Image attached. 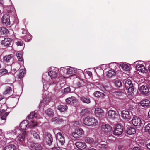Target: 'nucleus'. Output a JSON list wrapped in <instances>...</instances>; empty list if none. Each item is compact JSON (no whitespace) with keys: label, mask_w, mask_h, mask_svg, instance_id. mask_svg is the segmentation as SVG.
Returning <instances> with one entry per match:
<instances>
[{"label":"nucleus","mask_w":150,"mask_h":150,"mask_svg":"<svg viewBox=\"0 0 150 150\" xmlns=\"http://www.w3.org/2000/svg\"><path fill=\"white\" fill-rule=\"evenodd\" d=\"M83 124L87 126L94 127L98 125V122L94 118L87 116L83 120Z\"/></svg>","instance_id":"obj_1"},{"label":"nucleus","mask_w":150,"mask_h":150,"mask_svg":"<svg viewBox=\"0 0 150 150\" xmlns=\"http://www.w3.org/2000/svg\"><path fill=\"white\" fill-rule=\"evenodd\" d=\"M48 73V75L51 78H55L57 76L59 70L57 68L54 67H51Z\"/></svg>","instance_id":"obj_2"},{"label":"nucleus","mask_w":150,"mask_h":150,"mask_svg":"<svg viewBox=\"0 0 150 150\" xmlns=\"http://www.w3.org/2000/svg\"><path fill=\"white\" fill-rule=\"evenodd\" d=\"M84 133V131L82 129L78 128L75 129L74 132H72L71 136L75 138H78L81 137Z\"/></svg>","instance_id":"obj_3"},{"label":"nucleus","mask_w":150,"mask_h":150,"mask_svg":"<svg viewBox=\"0 0 150 150\" xmlns=\"http://www.w3.org/2000/svg\"><path fill=\"white\" fill-rule=\"evenodd\" d=\"M123 132V126L121 125L117 124L114 128L113 134L115 135H119L121 134Z\"/></svg>","instance_id":"obj_4"},{"label":"nucleus","mask_w":150,"mask_h":150,"mask_svg":"<svg viewBox=\"0 0 150 150\" xmlns=\"http://www.w3.org/2000/svg\"><path fill=\"white\" fill-rule=\"evenodd\" d=\"M101 128L102 131L105 134L110 133L112 129V127L108 124L102 125Z\"/></svg>","instance_id":"obj_5"},{"label":"nucleus","mask_w":150,"mask_h":150,"mask_svg":"<svg viewBox=\"0 0 150 150\" xmlns=\"http://www.w3.org/2000/svg\"><path fill=\"white\" fill-rule=\"evenodd\" d=\"M44 139L49 145H50L52 142V138L51 134L48 132H45L43 134Z\"/></svg>","instance_id":"obj_6"},{"label":"nucleus","mask_w":150,"mask_h":150,"mask_svg":"<svg viewBox=\"0 0 150 150\" xmlns=\"http://www.w3.org/2000/svg\"><path fill=\"white\" fill-rule=\"evenodd\" d=\"M57 140V142L61 145H63L65 143L64 137L61 132L58 133L56 135Z\"/></svg>","instance_id":"obj_7"},{"label":"nucleus","mask_w":150,"mask_h":150,"mask_svg":"<svg viewBox=\"0 0 150 150\" xmlns=\"http://www.w3.org/2000/svg\"><path fill=\"white\" fill-rule=\"evenodd\" d=\"M121 114L122 118L124 119L129 120L131 118V114L127 110H123L121 112Z\"/></svg>","instance_id":"obj_8"},{"label":"nucleus","mask_w":150,"mask_h":150,"mask_svg":"<svg viewBox=\"0 0 150 150\" xmlns=\"http://www.w3.org/2000/svg\"><path fill=\"white\" fill-rule=\"evenodd\" d=\"M138 90L141 94H146L149 92L148 87L146 85H143L139 87Z\"/></svg>","instance_id":"obj_9"},{"label":"nucleus","mask_w":150,"mask_h":150,"mask_svg":"<svg viewBox=\"0 0 150 150\" xmlns=\"http://www.w3.org/2000/svg\"><path fill=\"white\" fill-rule=\"evenodd\" d=\"M2 22L3 24L6 25L10 24V16L9 15L5 14L4 15L2 18Z\"/></svg>","instance_id":"obj_10"},{"label":"nucleus","mask_w":150,"mask_h":150,"mask_svg":"<svg viewBox=\"0 0 150 150\" xmlns=\"http://www.w3.org/2000/svg\"><path fill=\"white\" fill-rule=\"evenodd\" d=\"M132 122L135 126H140L142 125V122L141 119L137 117H134L132 120Z\"/></svg>","instance_id":"obj_11"},{"label":"nucleus","mask_w":150,"mask_h":150,"mask_svg":"<svg viewBox=\"0 0 150 150\" xmlns=\"http://www.w3.org/2000/svg\"><path fill=\"white\" fill-rule=\"evenodd\" d=\"M66 74L70 76H72L77 73V69L72 67L67 68V69Z\"/></svg>","instance_id":"obj_12"},{"label":"nucleus","mask_w":150,"mask_h":150,"mask_svg":"<svg viewBox=\"0 0 150 150\" xmlns=\"http://www.w3.org/2000/svg\"><path fill=\"white\" fill-rule=\"evenodd\" d=\"M75 144L77 148L81 150L85 149L86 147L85 143L81 142H77L75 143Z\"/></svg>","instance_id":"obj_13"},{"label":"nucleus","mask_w":150,"mask_h":150,"mask_svg":"<svg viewBox=\"0 0 150 150\" xmlns=\"http://www.w3.org/2000/svg\"><path fill=\"white\" fill-rule=\"evenodd\" d=\"M1 112H0V116H1L0 117V125L3 124L5 122L6 117L9 114V112H6L2 115H1Z\"/></svg>","instance_id":"obj_14"},{"label":"nucleus","mask_w":150,"mask_h":150,"mask_svg":"<svg viewBox=\"0 0 150 150\" xmlns=\"http://www.w3.org/2000/svg\"><path fill=\"white\" fill-rule=\"evenodd\" d=\"M20 126L22 129L24 130L28 129L29 126L28 121H24L20 123Z\"/></svg>","instance_id":"obj_15"},{"label":"nucleus","mask_w":150,"mask_h":150,"mask_svg":"<svg viewBox=\"0 0 150 150\" xmlns=\"http://www.w3.org/2000/svg\"><path fill=\"white\" fill-rule=\"evenodd\" d=\"M12 42V40L10 38H5L1 41V44L5 46H9Z\"/></svg>","instance_id":"obj_16"},{"label":"nucleus","mask_w":150,"mask_h":150,"mask_svg":"<svg viewBox=\"0 0 150 150\" xmlns=\"http://www.w3.org/2000/svg\"><path fill=\"white\" fill-rule=\"evenodd\" d=\"M30 147L34 150H41L42 149L41 145L38 143H33L30 145Z\"/></svg>","instance_id":"obj_17"},{"label":"nucleus","mask_w":150,"mask_h":150,"mask_svg":"<svg viewBox=\"0 0 150 150\" xmlns=\"http://www.w3.org/2000/svg\"><path fill=\"white\" fill-rule=\"evenodd\" d=\"M136 132V129L134 128H127L125 131L126 134L129 135L134 134Z\"/></svg>","instance_id":"obj_18"},{"label":"nucleus","mask_w":150,"mask_h":150,"mask_svg":"<svg viewBox=\"0 0 150 150\" xmlns=\"http://www.w3.org/2000/svg\"><path fill=\"white\" fill-rule=\"evenodd\" d=\"M121 102L123 104L126 106L128 104H131V103H134L133 102L131 99H127V98H124L121 99Z\"/></svg>","instance_id":"obj_19"},{"label":"nucleus","mask_w":150,"mask_h":150,"mask_svg":"<svg viewBox=\"0 0 150 150\" xmlns=\"http://www.w3.org/2000/svg\"><path fill=\"white\" fill-rule=\"evenodd\" d=\"M136 68L138 71L143 73H144L146 70L145 67L141 64H137L136 66Z\"/></svg>","instance_id":"obj_20"},{"label":"nucleus","mask_w":150,"mask_h":150,"mask_svg":"<svg viewBox=\"0 0 150 150\" xmlns=\"http://www.w3.org/2000/svg\"><path fill=\"white\" fill-rule=\"evenodd\" d=\"M94 113L97 116L101 115L104 113L103 110L99 108H95Z\"/></svg>","instance_id":"obj_21"},{"label":"nucleus","mask_w":150,"mask_h":150,"mask_svg":"<svg viewBox=\"0 0 150 150\" xmlns=\"http://www.w3.org/2000/svg\"><path fill=\"white\" fill-rule=\"evenodd\" d=\"M140 104L143 107H147L150 105V101L148 99H145L141 101Z\"/></svg>","instance_id":"obj_22"},{"label":"nucleus","mask_w":150,"mask_h":150,"mask_svg":"<svg viewBox=\"0 0 150 150\" xmlns=\"http://www.w3.org/2000/svg\"><path fill=\"white\" fill-rule=\"evenodd\" d=\"M76 101V98L74 97H69L66 100V102L67 104H72L74 102H75Z\"/></svg>","instance_id":"obj_23"},{"label":"nucleus","mask_w":150,"mask_h":150,"mask_svg":"<svg viewBox=\"0 0 150 150\" xmlns=\"http://www.w3.org/2000/svg\"><path fill=\"white\" fill-rule=\"evenodd\" d=\"M26 133L24 131H22L21 133L17 137V139L19 141L22 142L25 136Z\"/></svg>","instance_id":"obj_24"},{"label":"nucleus","mask_w":150,"mask_h":150,"mask_svg":"<svg viewBox=\"0 0 150 150\" xmlns=\"http://www.w3.org/2000/svg\"><path fill=\"white\" fill-rule=\"evenodd\" d=\"M3 150H16V148L14 145L10 144L4 147Z\"/></svg>","instance_id":"obj_25"},{"label":"nucleus","mask_w":150,"mask_h":150,"mask_svg":"<svg viewBox=\"0 0 150 150\" xmlns=\"http://www.w3.org/2000/svg\"><path fill=\"white\" fill-rule=\"evenodd\" d=\"M45 112L47 116L50 117H52L54 115V112L51 108H48L46 110Z\"/></svg>","instance_id":"obj_26"},{"label":"nucleus","mask_w":150,"mask_h":150,"mask_svg":"<svg viewBox=\"0 0 150 150\" xmlns=\"http://www.w3.org/2000/svg\"><path fill=\"white\" fill-rule=\"evenodd\" d=\"M126 89L127 90V94L129 96H133L134 94L133 86L128 88H126Z\"/></svg>","instance_id":"obj_27"},{"label":"nucleus","mask_w":150,"mask_h":150,"mask_svg":"<svg viewBox=\"0 0 150 150\" xmlns=\"http://www.w3.org/2000/svg\"><path fill=\"white\" fill-rule=\"evenodd\" d=\"M116 74V73L114 70L112 69L109 70L107 72L106 75L109 78H111Z\"/></svg>","instance_id":"obj_28"},{"label":"nucleus","mask_w":150,"mask_h":150,"mask_svg":"<svg viewBox=\"0 0 150 150\" xmlns=\"http://www.w3.org/2000/svg\"><path fill=\"white\" fill-rule=\"evenodd\" d=\"M125 85L126 88L133 87V85L132 83L131 80L129 79H128L126 81Z\"/></svg>","instance_id":"obj_29"},{"label":"nucleus","mask_w":150,"mask_h":150,"mask_svg":"<svg viewBox=\"0 0 150 150\" xmlns=\"http://www.w3.org/2000/svg\"><path fill=\"white\" fill-rule=\"evenodd\" d=\"M108 117L110 118H114L115 115V112L112 110H110L108 112Z\"/></svg>","instance_id":"obj_30"},{"label":"nucleus","mask_w":150,"mask_h":150,"mask_svg":"<svg viewBox=\"0 0 150 150\" xmlns=\"http://www.w3.org/2000/svg\"><path fill=\"white\" fill-rule=\"evenodd\" d=\"M80 99L83 102L87 104H89L91 102L90 100L88 97L86 98L83 96L80 97Z\"/></svg>","instance_id":"obj_31"},{"label":"nucleus","mask_w":150,"mask_h":150,"mask_svg":"<svg viewBox=\"0 0 150 150\" xmlns=\"http://www.w3.org/2000/svg\"><path fill=\"white\" fill-rule=\"evenodd\" d=\"M13 57V55L12 54L6 55L4 57L3 61L6 62H9Z\"/></svg>","instance_id":"obj_32"},{"label":"nucleus","mask_w":150,"mask_h":150,"mask_svg":"<svg viewBox=\"0 0 150 150\" xmlns=\"http://www.w3.org/2000/svg\"><path fill=\"white\" fill-rule=\"evenodd\" d=\"M57 109L59 110L61 112H63L66 111L67 109V107L66 105H61L58 106L57 108Z\"/></svg>","instance_id":"obj_33"},{"label":"nucleus","mask_w":150,"mask_h":150,"mask_svg":"<svg viewBox=\"0 0 150 150\" xmlns=\"http://www.w3.org/2000/svg\"><path fill=\"white\" fill-rule=\"evenodd\" d=\"M94 95L96 97H104L105 96V95L103 93L98 91H96L94 93Z\"/></svg>","instance_id":"obj_34"},{"label":"nucleus","mask_w":150,"mask_h":150,"mask_svg":"<svg viewBox=\"0 0 150 150\" xmlns=\"http://www.w3.org/2000/svg\"><path fill=\"white\" fill-rule=\"evenodd\" d=\"M16 55L17 56L19 61L22 62L23 61V55L21 54L20 52H17L16 54Z\"/></svg>","instance_id":"obj_35"},{"label":"nucleus","mask_w":150,"mask_h":150,"mask_svg":"<svg viewBox=\"0 0 150 150\" xmlns=\"http://www.w3.org/2000/svg\"><path fill=\"white\" fill-rule=\"evenodd\" d=\"M19 74L18 75V77L19 79L22 78L25 73V70L23 69H21L19 71Z\"/></svg>","instance_id":"obj_36"},{"label":"nucleus","mask_w":150,"mask_h":150,"mask_svg":"<svg viewBox=\"0 0 150 150\" xmlns=\"http://www.w3.org/2000/svg\"><path fill=\"white\" fill-rule=\"evenodd\" d=\"M37 116V114L35 112H31L30 114L27 117L28 119L33 118L34 117H36Z\"/></svg>","instance_id":"obj_37"},{"label":"nucleus","mask_w":150,"mask_h":150,"mask_svg":"<svg viewBox=\"0 0 150 150\" xmlns=\"http://www.w3.org/2000/svg\"><path fill=\"white\" fill-rule=\"evenodd\" d=\"M120 66L122 69L126 71H128L129 70V67L127 64H120Z\"/></svg>","instance_id":"obj_38"},{"label":"nucleus","mask_w":150,"mask_h":150,"mask_svg":"<svg viewBox=\"0 0 150 150\" xmlns=\"http://www.w3.org/2000/svg\"><path fill=\"white\" fill-rule=\"evenodd\" d=\"M85 141L86 143L91 144L94 142L93 139L91 137H86L85 138Z\"/></svg>","instance_id":"obj_39"},{"label":"nucleus","mask_w":150,"mask_h":150,"mask_svg":"<svg viewBox=\"0 0 150 150\" xmlns=\"http://www.w3.org/2000/svg\"><path fill=\"white\" fill-rule=\"evenodd\" d=\"M145 131L150 133V123L145 125L144 127Z\"/></svg>","instance_id":"obj_40"},{"label":"nucleus","mask_w":150,"mask_h":150,"mask_svg":"<svg viewBox=\"0 0 150 150\" xmlns=\"http://www.w3.org/2000/svg\"><path fill=\"white\" fill-rule=\"evenodd\" d=\"M50 101V99L48 98V97H46L41 103V105H42V104L43 103L45 105H46L47 103Z\"/></svg>","instance_id":"obj_41"},{"label":"nucleus","mask_w":150,"mask_h":150,"mask_svg":"<svg viewBox=\"0 0 150 150\" xmlns=\"http://www.w3.org/2000/svg\"><path fill=\"white\" fill-rule=\"evenodd\" d=\"M115 86L117 87H120L122 85L121 81L119 80H116L115 82Z\"/></svg>","instance_id":"obj_42"},{"label":"nucleus","mask_w":150,"mask_h":150,"mask_svg":"<svg viewBox=\"0 0 150 150\" xmlns=\"http://www.w3.org/2000/svg\"><path fill=\"white\" fill-rule=\"evenodd\" d=\"M134 103H131V104H128V105L127 106V107L129 108L130 110H133V109L135 108V107L133 105Z\"/></svg>","instance_id":"obj_43"},{"label":"nucleus","mask_w":150,"mask_h":150,"mask_svg":"<svg viewBox=\"0 0 150 150\" xmlns=\"http://www.w3.org/2000/svg\"><path fill=\"white\" fill-rule=\"evenodd\" d=\"M37 125V123L35 122H34V121H31L29 123V127L30 128H32L33 127Z\"/></svg>","instance_id":"obj_44"},{"label":"nucleus","mask_w":150,"mask_h":150,"mask_svg":"<svg viewBox=\"0 0 150 150\" xmlns=\"http://www.w3.org/2000/svg\"><path fill=\"white\" fill-rule=\"evenodd\" d=\"M32 134H33L34 137L36 139H40V137L38 134L36 132L34 131L32 132Z\"/></svg>","instance_id":"obj_45"},{"label":"nucleus","mask_w":150,"mask_h":150,"mask_svg":"<svg viewBox=\"0 0 150 150\" xmlns=\"http://www.w3.org/2000/svg\"><path fill=\"white\" fill-rule=\"evenodd\" d=\"M11 91V88L10 87H8L7 88L4 93L5 94H7L9 93Z\"/></svg>","instance_id":"obj_46"},{"label":"nucleus","mask_w":150,"mask_h":150,"mask_svg":"<svg viewBox=\"0 0 150 150\" xmlns=\"http://www.w3.org/2000/svg\"><path fill=\"white\" fill-rule=\"evenodd\" d=\"M64 93H68L70 92V88L69 87H67L64 89Z\"/></svg>","instance_id":"obj_47"},{"label":"nucleus","mask_w":150,"mask_h":150,"mask_svg":"<svg viewBox=\"0 0 150 150\" xmlns=\"http://www.w3.org/2000/svg\"><path fill=\"white\" fill-rule=\"evenodd\" d=\"M88 110L87 109H85L83 110H82L81 112V113L83 115H84L88 113Z\"/></svg>","instance_id":"obj_48"},{"label":"nucleus","mask_w":150,"mask_h":150,"mask_svg":"<svg viewBox=\"0 0 150 150\" xmlns=\"http://www.w3.org/2000/svg\"><path fill=\"white\" fill-rule=\"evenodd\" d=\"M16 44L18 46H22V45H23V42L21 41H18L16 42Z\"/></svg>","instance_id":"obj_49"},{"label":"nucleus","mask_w":150,"mask_h":150,"mask_svg":"<svg viewBox=\"0 0 150 150\" xmlns=\"http://www.w3.org/2000/svg\"><path fill=\"white\" fill-rule=\"evenodd\" d=\"M74 125L75 126L77 127L80 125V123L79 121H76L75 122Z\"/></svg>","instance_id":"obj_50"},{"label":"nucleus","mask_w":150,"mask_h":150,"mask_svg":"<svg viewBox=\"0 0 150 150\" xmlns=\"http://www.w3.org/2000/svg\"><path fill=\"white\" fill-rule=\"evenodd\" d=\"M123 94V93L121 91H117L115 92V94L117 96L122 95Z\"/></svg>","instance_id":"obj_51"},{"label":"nucleus","mask_w":150,"mask_h":150,"mask_svg":"<svg viewBox=\"0 0 150 150\" xmlns=\"http://www.w3.org/2000/svg\"><path fill=\"white\" fill-rule=\"evenodd\" d=\"M63 121V120L62 119H60L58 117V120H57L56 122L59 123L60 122H61Z\"/></svg>","instance_id":"obj_52"},{"label":"nucleus","mask_w":150,"mask_h":150,"mask_svg":"<svg viewBox=\"0 0 150 150\" xmlns=\"http://www.w3.org/2000/svg\"><path fill=\"white\" fill-rule=\"evenodd\" d=\"M133 150H142L141 148H140L139 147H134L133 148Z\"/></svg>","instance_id":"obj_53"},{"label":"nucleus","mask_w":150,"mask_h":150,"mask_svg":"<svg viewBox=\"0 0 150 150\" xmlns=\"http://www.w3.org/2000/svg\"><path fill=\"white\" fill-rule=\"evenodd\" d=\"M58 120V117H56L52 119L51 121L52 122L56 121V122L57 120Z\"/></svg>","instance_id":"obj_54"},{"label":"nucleus","mask_w":150,"mask_h":150,"mask_svg":"<svg viewBox=\"0 0 150 150\" xmlns=\"http://www.w3.org/2000/svg\"><path fill=\"white\" fill-rule=\"evenodd\" d=\"M7 72V70L5 69H4L3 70V71L2 72V73L3 74H5Z\"/></svg>","instance_id":"obj_55"},{"label":"nucleus","mask_w":150,"mask_h":150,"mask_svg":"<svg viewBox=\"0 0 150 150\" xmlns=\"http://www.w3.org/2000/svg\"><path fill=\"white\" fill-rule=\"evenodd\" d=\"M87 73L90 76H92V74L91 72L90 71H87Z\"/></svg>","instance_id":"obj_56"},{"label":"nucleus","mask_w":150,"mask_h":150,"mask_svg":"<svg viewBox=\"0 0 150 150\" xmlns=\"http://www.w3.org/2000/svg\"><path fill=\"white\" fill-rule=\"evenodd\" d=\"M147 148L150 150V142L147 144Z\"/></svg>","instance_id":"obj_57"},{"label":"nucleus","mask_w":150,"mask_h":150,"mask_svg":"<svg viewBox=\"0 0 150 150\" xmlns=\"http://www.w3.org/2000/svg\"><path fill=\"white\" fill-rule=\"evenodd\" d=\"M6 29L4 28H0V31H2L4 32V31Z\"/></svg>","instance_id":"obj_58"},{"label":"nucleus","mask_w":150,"mask_h":150,"mask_svg":"<svg viewBox=\"0 0 150 150\" xmlns=\"http://www.w3.org/2000/svg\"><path fill=\"white\" fill-rule=\"evenodd\" d=\"M17 71V69H13L12 70V72L14 73H15Z\"/></svg>","instance_id":"obj_59"},{"label":"nucleus","mask_w":150,"mask_h":150,"mask_svg":"<svg viewBox=\"0 0 150 150\" xmlns=\"http://www.w3.org/2000/svg\"><path fill=\"white\" fill-rule=\"evenodd\" d=\"M54 150H61L59 148H55L54 149Z\"/></svg>","instance_id":"obj_60"},{"label":"nucleus","mask_w":150,"mask_h":150,"mask_svg":"<svg viewBox=\"0 0 150 150\" xmlns=\"http://www.w3.org/2000/svg\"><path fill=\"white\" fill-rule=\"evenodd\" d=\"M5 111V110L4 109H3L0 112H1V115H2V113L4 112Z\"/></svg>","instance_id":"obj_61"},{"label":"nucleus","mask_w":150,"mask_h":150,"mask_svg":"<svg viewBox=\"0 0 150 150\" xmlns=\"http://www.w3.org/2000/svg\"><path fill=\"white\" fill-rule=\"evenodd\" d=\"M148 117H149L150 118V110L148 112Z\"/></svg>","instance_id":"obj_62"},{"label":"nucleus","mask_w":150,"mask_h":150,"mask_svg":"<svg viewBox=\"0 0 150 150\" xmlns=\"http://www.w3.org/2000/svg\"><path fill=\"white\" fill-rule=\"evenodd\" d=\"M148 71L150 72V65H149L148 68Z\"/></svg>","instance_id":"obj_63"},{"label":"nucleus","mask_w":150,"mask_h":150,"mask_svg":"<svg viewBox=\"0 0 150 150\" xmlns=\"http://www.w3.org/2000/svg\"><path fill=\"white\" fill-rule=\"evenodd\" d=\"M87 150H96V149H94V148H91V149H88Z\"/></svg>","instance_id":"obj_64"}]
</instances>
